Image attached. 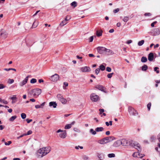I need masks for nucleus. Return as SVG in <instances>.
I'll return each instance as SVG.
<instances>
[{"mask_svg": "<svg viewBox=\"0 0 160 160\" xmlns=\"http://www.w3.org/2000/svg\"><path fill=\"white\" fill-rule=\"evenodd\" d=\"M51 150L49 147L42 148L37 151V154L39 157L42 158L49 153Z\"/></svg>", "mask_w": 160, "mask_h": 160, "instance_id": "obj_1", "label": "nucleus"}, {"mask_svg": "<svg viewBox=\"0 0 160 160\" xmlns=\"http://www.w3.org/2000/svg\"><path fill=\"white\" fill-rule=\"evenodd\" d=\"M128 111L130 115L136 116L138 115V112L136 110L132 107H129Z\"/></svg>", "mask_w": 160, "mask_h": 160, "instance_id": "obj_2", "label": "nucleus"}, {"mask_svg": "<svg viewBox=\"0 0 160 160\" xmlns=\"http://www.w3.org/2000/svg\"><path fill=\"white\" fill-rule=\"evenodd\" d=\"M57 98L58 100L64 104H66L67 102V100L66 99L64 98L60 94H58L57 96Z\"/></svg>", "mask_w": 160, "mask_h": 160, "instance_id": "obj_3", "label": "nucleus"}, {"mask_svg": "<svg viewBox=\"0 0 160 160\" xmlns=\"http://www.w3.org/2000/svg\"><path fill=\"white\" fill-rule=\"evenodd\" d=\"M90 97L91 100L94 102H97L99 99V96L94 93L92 94Z\"/></svg>", "mask_w": 160, "mask_h": 160, "instance_id": "obj_4", "label": "nucleus"}, {"mask_svg": "<svg viewBox=\"0 0 160 160\" xmlns=\"http://www.w3.org/2000/svg\"><path fill=\"white\" fill-rule=\"evenodd\" d=\"M59 76L57 74H55L54 75L51 76L50 80L53 82H56L59 80Z\"/></svg>", "mask_w": 160, "mask_h": 160, "instance_id": "obj_5", "label": "nucleus"}, {"mask_svg": "<svg viewBox=\"0 0 160 160\" xmlns=\"http://www.w3.org/2000/svg\"><path fill=\"white\" fill-rule=\"evenodd\" d=\"M32 92L34 93V96H38L40 95L41 92V90L39 88H36L33 89L32 90Z\"/></svg>", "mask_w": 160, "mask_h": 160, "instance_id": "obj_6", "label": "nucleus"}, {"mask_svg": "<svg viewBox=\"0 0 160 160\" xmlns=\"http://www.w3.org/2000/svg\"><path fill=\"white\" fill-rule=\"evenodd\" d=\"M95 88H97L102 92H103L105 93H107V92L106 91V88H104V87H103L102 85H98L95 86Z\"/></svg>", "mask_w": 160, "mask_h": 160, "instance_id": "obj_7", "label": "nucleus"}, {"mask_svg": "<svg viewBox=\"0 0 160 160\" xmlns=\"http://www.w3.org/2000/svg\"><path fill=\"white\" fill-rule=\"evenodd\" d=\"M97 50L100 54L104 53L105 51L106 48L104 47H98L97 48Z\"/></svg>", "mask_w": 160, "mask_h": 160, "instance_id": "obj_8", "label": "nucleus"}, {"mask_svg": "<svg viewBox=\"0 0 160 160\" xmlns=\"http://www.w3.org/2000/svg\"><path fill=\"white\" fill-rule=\"evenodd\" d=\"M80 70L82 72H87L90 71V68L88 67L85 66L81 68Z\"/></svg>", "mask_w": 160, "mask_h": 160, "instance_id": "obj_9", "label": "nucleus"}, {"mask_svg": "<svg viewBox=\"0 0 160 160\" xmlns=\"http://www.w3.org/2000/svg\"><path fill=\"white\" fill-rule=\"evenodd\" d=\"M29 77V76H27L25 78L24 80H23L22 82L20 83L19 85L21 87L22 86L27 83Z\"/></svg>", "mask_w": 160, "mask_h": 160, "instance_id": "obj_10", "label": "nucleus"}, {"mask_svg": "<svg viewBox=\"0 0 160 160\" xmlns=\"http://www.w3.org/2000/svg\"><path fill=\"white\" fill-rule=\"evenodd\" d=\"M97 156L99 159V160H104L105 155L103 153H98Z\"/></svg>", "mask_w": 160, "mask_h": 160, "instance_id": "obj_11", "label": "nucleus"}, {"mask_svg": "<svg viewBox=\"0 0 160 160\" xmlns=\"http://www.w3.org/2000/svg\"><path fill=\"white\" fill-rule=\"evenodd\" d=\"M152 35L153 36H157L160 34V31L158 28H156L152 32Z\"/></svg>", "mask_w": 160, "mask_h": 160, "instance_id": "obj_12", "label": "nucleus"}, {"mask_svg": "<svg viewBox=\"0 0 160 160\" xmlns=\"http://www.w3.org/2000/svg\"><path fill=\"white\" fill-rule=\"evenodd\" d=\"M0 36L4 38H6L8 36V33L5 31L1 30L0 32Z\"/></svg>", "mask_w": 160, "mask_h": 160, "instance_id": "obj_13", "label": "nucleus"}, {"mask_svg": "<svg viewBox=\"0 0 160 160\" xmlns=\"http://www.w3.org/2000/svg\"><path fill=\"white\" fill-rule=\"evenodd\" d=\"M128 140L125 139H122L120 140L121 144L122 146H128Z\"/></svg>", "mask_w": 160, "mask_h": 160, "instance_id": "obj_14", "label": "nucleus"}, {"mask_svg": "<svg viewBox=\"0 0 160 160\" xmlns=\"http://www.w3.org/2000/svg\"><path fill=\"white\" fill-rule=\"evenodd\" d=\"M148 59L149 61L151 62L153 61L154 59V55L153 53L150 52L148 56Z\"/></svg>", "mask_w": 160, "mask_h": 160, "instance_id": "obj_15", "label": "nucleus"}, {"mask_svg": "<svg viewBox=\"0 0 160 160\" xmlns=\"http://www.w3.org/2000/svg\"><path fill=\"white\" fill-rule=\"evenodd\" d=\"M121 145L120 140H118L113 143L112 146L114 147H117Z\"/></svg>", "mask_w": 160, "mask_h": 160, "instance_id": "obj_16", "label": "nucleus"}, {"mask_svg": "<svg viewBox=\"0 0 160 160\" xmlns=\"http://www.w3.org/2000/svg\"><path fill=\"white\" fill-rule=\"evenodd\" d=\"M134 148L138 150V151L141 152V149L140 147V144L137 143V142L136 143V144L134 145L133 147Z\"/></svg>", "mask_w": 160, "mask_h": 160, "instance_id": "obj_17", "label": "nucleus"}, {"mask_svg": "<svg viewBox=\"0 0 160 160\" xmlns=\"http://www.w3.org/2000/svg\"><path fill=\"white\" fill-rule=\"evenodd\" d=\"M128 146H130L132 147L134 146V145L136 144V142L132 140H128Z\"/></svg>", "mask_w": 160, "mask_h": 160, "instance_id": "obj_18", "label": "nucleus"}, {"mask_svg": "<svg viewBox=\"0 0 160 160\" xmlns=\"http://www.w3.org/2000/svg\"><path fill=\"white\" fill-rule=\"evenodd\" d=\"M105 51V52L104 53H105L107 55H112L113 53L112 51L110 49H108L106 48V50Z\"/></svg>", "mask_w": 160, "mask_h": 160, "instance_id": "obj_19", "label": "nucleus"}, {"mask_svg": "<svg viewBox=\"0 0 160 160\" xmlns=\"http://www.w3.org/2000/svg\"><path fill=\"white\" fill-rule=\"evenodd\" d=\"M60 137L62 138H65L66 136V131L64 130L62 132V133H60L59 134Z\"/></svg>", "mask_w": 160, "mask_h": 160, "instance_id": "obj_20", "label": "nucleus"}, {"mask_svg": "<svg viewBox=\"0 0 160 160\" xmlns=\"http://www.w3.org/2000/svg\"><path fill=\"white\" fill-rule=\"evenodd\" d=\"M49 105L50 106H52L53 108H55L57 106V104L55 102H49Z\"/></svg>", "mask_w": 160, "mask_h": 160, "instance_id": "obj_21", "label": "nucleus"}, {"mask_svg": "<svg viewBox=\"0 0 160 160\" xmlns=\"http://www.w3.org/2000/svg\"><path fill=\"white\" fill-rule=\"evenodd\" d=\"M96 132H102L104 130V128L102 127H97L95 128Z\"/></svg>", "mask_w": 160, "mask_h": 160, "instance_id": "obj_22", "label": "nucleus"}, {"mask_svg": "<svg viewBox=\"0 0 160 160\" xmlns=\"http://www.w3.org/2000/svg\"><path fill=\"white\" fill-rule=\"evenodd\" d=\"M112 138H113V137H108L104 138V139H105V141L107 142V143L109 142L111 140Z\"/></svg>", "mask_w": 160, "mask_h": 160, "instance_id": "obj_23", "label": "nucleus"}, {"mask_svg": "<svg viewBox=\"0 0 160 160\" xmlns=\"http://www.w3.org/2000/svg\"><path fill=\"white\" fill-rule=\"evenodd\" d=\"M98 142L101 144H105L107 143V142H106L105 141V139H104V138H103V139L99 140L98 141Z\"/></svg>", "mask_w": 160, "mask_h": 160, "instance_id": "obj_24", "label": "nucleus"}, {"mask_svg": "<svg viewBox=\"0 0 160 160\" xmlns=\"http://www.w3.org/2000/svg\"><path fill=\"white\" fill-rule=\"evenodd\" d=\"M102 30L98 31H96V35L97 37H100L102 35Z\"/></svg>", "mask_w": 160, "mask_h": 160, "instance_id": "obj_25", "label": "nucleus"}, {"mask_svg": "<svg viewBox=\"0 0 160 160\" xmlns=\"http://www.w3.org/2000/svg\"><path fill=\"white\" fill-rule=\"evenodd\" d=\"M148 68V66L144 64L142 67V70L143 71H146Z\"/></svg>", "mask_w": 160, "mask_h": 160, "instance_id": "obj_26", "label": "nucleus"}, {"mask_svg": "<svg viewBox=\"0 0 160 160\" xmlns=\"http://www.w3.org/2000/svg\"><path fill=\"white\" fill-rule=\"evenodd\" d=\"M147 61V59L146 57H142L141 59V62H145Z\"/></svg>", "mask_w": 160, "mask_h": 160, "instance_id": "obj_27", "label": "nucleus"}, {"mask_svg": "<svg viewBox=\"0 0 160 160\" xmlns=\"http://www.w3.org/2000/svg\"><path fill=\"white\" fill-rule=\"evenodd\" d=\"M67 23V22L64 20L60 24V25L61 26H63L64 25L66 24Z\"/></svg>", "mask_w": 160, "mask_h": 160, "instance_id": "obj_28", "label": "nucleus"}, {"mask_svg": "<svg viewBox=\"0 0 160 160\" xmlns=\"http://www.w3.org/2000/svg\"><path fill=\"white\" fill-rule=\"evenodd\" d=\"M90 132L93 135H95L96 134V131L94 130L92 128L90 130Z\"/></svg>", "mask_w": 160, "mask_h": 160, "instance_id": "obj_29", "label": "nucleus"}, {"mask_svg": "<svg viewBox=\"0 0 160 160\" xmlns=\"http://www.w3.org/2000/svg\"><path fill=\"white\" fill-rule=\"evenodd\" d=\"M17 117L16 116H12L9 118V120L10 121L12 122L17 118Z\"/></svg>", "mask_w": 160, "mask_h": 160, "instance_id": "obj_30", "label": "nucleus"}, {"mask_svg": "<svg viewBox=\"0 0 160 160\" xmlns=\"http://www.w3.org/2000/svg\"><path fill=\"white\" fill-rule=\"evenodd\" d=\"M144 40H142L138 42V45L139 46H141L144 44Z\"/></svg>", "mask_w": 160, "mask_h": 160, "instance_id": "obj_31", "label": "nucleus"}, {"mask_svg": "<svg viewBox=\"0 0 160 160\" xmlns=\"http://www.w3.org/2000/svg\"><path fill=\"white\" fill-rule=\"evenodd\" d=\"M71 5L74 8H75L77 6V3L76 2L74 1L71 3Z\"/></svg>", "mask_w": 160, "mask_h": 160, "instance_id": "obj_32", "label": "nucleus"}, {"mask_svg": "<svg viewBox=\"0 0 160 160\" xmlns=\"http://www.w3.org/2000/svg\"><path fill=\"white\" fill-rule=\"evenodd\" d=\"M38 25V22H36V21H35L33 23V24L32 25V28H36Z\"/></svg>", "mask_w": 160, "mask_h": 160, "instance_id": "obj_33", "label": "nucleus"}, {"mask_svg": "<svg viewBox=\"0 0 160 160\" xmlns=\"http://www.w3.org/2000/svg\"><path fill=\"white\" fill-rule=\"evenodd\" d=\"M108 156L109 158H112L115 157V155L114 153H109L108 155Z\"/></svg>", "mask_w": 160, "mask_h": 160, "instance_id": "obj_34", "label": "nucleus"}, {"mask_svg": "<svg viewBox=\"0 0 160 160\" xmlns=\"http://www.w3.org/2000/svg\"><path fill=\"white\" fill-rule=\"evenodd\" d=\"M99 67H100V69L102 71H104V70H105V67L104 65H103L102 64Z\"/></svg>", "mask_w": 160, "mask_h": 160, "instance_id": "obj_35", "label": "nucleus"}, {"mask_svg": "<svg viewBox=\"0 0 160 160\" xmlns=\"http://www.w3.org/2000/svg\"><path fill=\"white\" fill-rule=\"evenodd\" d=\"M71 127V125L70 124H68L65 126L64 128L65 129H70Z\"/></svg>", "mask_w": 160, "mask_h": 160, "instance_id": "obj_36", "label": "nucleus"}, {"mask_svg": "<svg viewBox=\"0 0 160 160\" xmlns=\"http://www.w3.org/2000/svg\"><path fill=\"white\" fill-rule=\"evenodd\" d=\"M129 20L128 17L127 16H125L124 17L122 20L124 22H127Z\"/></svg>", "mask_w": 160, "mask_h": 160, "instance_id": "obj_37", "label": "nucleus"}, {"mask_svg": "<svg viewBox=\"0 0 160 160\" xmlns=\"http://www.w3.org/2000/svg\"><path fill=\"white\" fill-rule=\"evenodd\" d=\"M159 68L157 67H155L154 68V70L155 72H156L157 73H159V71L158 69Z\"/></svg>", "mask_w": 160, "mask_h": 160, "instance_id": "obj_38", "label": "nucleus"}, {"mask_svg": "<svg viewBox=\"0 0 160 160\" xmlns=\"http://www.w3.org/2000/svg\"><path fill=\"white\" fill-rule=\"evenodd\" d=\"M37 80L35 78H32L30 81V83H34L37 82Z\"/></svg>", "mask_w": 160, "mask_h": 160, "instance_id": "obj_39", "label": "nucleus"}, {"mask_svg": "<svg viewBox=\"0 0 160 160\" xmlns=\"http://www.w3.org/2000/svg\"><path fill=\"white\" fill-rule=\"evenodd\" d=\"M155 139V138L153 136H151L150 137V141L151 142H154Z\"/></svg>", "mask_w": 160, "mask_h": 160, "instance_id": "obj_40", "label": "nucleus"}, {"mask_svg": "<svg viewBox=\"0 0 160 160\" xmlns=\"http://www.w3.org/2000/svg\"><path fill=\"white\" fill-rule=\"evenodd\" d=\"M4 70L6 71H9V70H12L14 71H16V69L14 68H4Z\"/></svg>", "mask_w": 160, "mask_h": 160, "instance_id": "obj_41", "label": "nucleus"}, {"mask_svg": "<svg viewBox=\"0 0 160 160\" xmlns=\"http://www.w3.org/2000/svg\"><path fill=\"white\" fill-rule=\"evenodd\" d=\"M21 117L23 119H24L26 118V115L25 113H22L21 114Z\"/></svg>", "mask_w": 160, "mask_h": 160, "instance_id": "obj_42", "label": "nucleus"}, {"mask_svg": "<svg viewBox=\"0 0 160 160\" xmlns=\"http://www.w3.org/2000/svg\"><path fill=\"white\" fill-rule=\"evenodd\" d=\"M151 103L149 102L147 105V107L148 111H149L151 107Z\"/></svg>", "mask_w": 160, "mask_h": 160, "instance_id": "obj_43", "label": "nucleus"}, {"mask_svg": "<svg viewBox=\"0 0 160 160\" xmlns=\"http://www.w3.org/2000/svg\"><path fill=\"white\" fill-rule=\"evenodd\" d=\"M14 80L13 79H9L8 80V82L9 84H12L14 82Z\"/></svg>", "mask_w": 160, "mask_h": 160, "instance_id": "obj_44", "label": "nucleus"}, {"mask_svg": "<svg viewBox=\"0 0 160 160\" xmlns=\"http://www.w3.org/2000/svg\"><path fill=\"white\" fill-rule=\"evenodd\" d=\"M32 133V132L31 130H29L28 131V132L27 133H24V135L25 136L29 135L31 134Z\"/></svg>", "mask_w": 160, "mask_h": 160, "instance_id": "obj_45", "label": "nucleus"}, {"mask_svg": "<svg viewBox=\"0 0 160 160\" xmlns=\"http://www.w3.org/2000/svg\"><path fill=\"white\" fill-rule=\"evenodd\" d=\"M113 74V73H109L108 74L107 77L108 78H110L112 76V75Z\"/></svg>", "mask_w": 160, "mask_h": 160, "instance_id": "obj_46", "label": "nucleus"}, {"mask_svg": "<svg viewBox=\"0 0 160 160\" xmlns=\"http://www.w3.org/2000/svg\"><path fill=\"white\" fill-rule=\"evenodd\" d=\"M71 18L70 16H67L66 17V18H65V20H66L67 22Z\"/></svg>", "mask_w": 160, "mask_h": 160, "instance_id": "obj_47", "label": "nucleus"}, {"mask_svg": "<svg viewBox=\"0 0 160 160\" xmlns=\"http://www.w3.org/2000/svg\"><path fill=\"white\" fill-rule=\"evenodd\" d=\"M99 71H100V69L99 68H98L97 69H96L95 70V73L97 75L98 74L99 72Z\"/></svg>", "mask_w": 160, "mask_h": 160, "instance_id": "obj_48", "label": "nucleus"}, {"mask_svg": "<svg viewBox=\"0 0 160 160\" xmlns=\"http://www.w3.org/2000/svg\"><path fill=\"white\" fill-rule=\"evenodd\" d=\"M137 154H138V155H139V152H134L132 154V156L134 157H137Z\"/></svg>", "mask_w": 160, "mask_h": 160, "instance_id": "obj_49", "label": "nucleus"}, {"mask_svg": "<svg viewBox=\"0 0 160 160\" xmlns=\"http://www.w3.org/2000/svg\"><path fill=\"white\" fill-rule=\"evenodd\" d=\"M119 11V9L118 8H117V9H114L113 11V12L114 13H116L117 12H118Z\"/></svg>", "mask_w": 160, "mask_h": 160, "instance_id": "obj_50", "label": "nucleus"}, {"mask_svg": "<svg viewBox=\"0 0 160 160\" xmlns=\"http://www.w3.org/2000/svg\"><path fill=\"white\" fill-rule=\"evenodd\" d=\"M82 158L84 160H87L88 159V157L86 155H84L83 156Z\"/></svg>", "mask_w": 160, "mask_h": 160, "instance_id": "obj_51", "label": "nucleus"}, {"mask_svg": "<svg viewBox=\"0 0 160 160\" xmlns=\"http://www.w3.org/2000/svg\"><path fill=\"white\" fill-rule=\"evenodd\" d=\"M151 14L150 13H146L144 14V15L145 16H151Z\"/></svg>", "mask_w": 160, "mask_h": 160, "instance_id": "obj_52", "label": "nucleus"}, {"mask_svg": "<svg viewBox=\"0 0 160 160\" xmlns=\"http://www.w3.org/2000/svg\"><path fill=\"white\" fill-rule=\"evenodd\" d=\"M99 111L100 112V114H101L102 112H104V110L103 109H99Z\"/></svg>", "mask_w": 160, "mask_h": 160, "instance_id": "obj_53", "label": "nucleus"}, {"mask_svg": "<svg viewBox=\"0 0 160 160\" xmlns=\"http://www.w3.org/2000/svg\"><path fill=\"white\" fill-rule=\"evenodd\" d=\"M106 71L108 72H110L111 71V69L109 67H107L106 68Z\"/></svg>", "mask_w": 160, "mask_h": 160, "instance_id": "obj_54", "label": "nucleus"}, {"mask_svg": "<svg viewBox=\"0 0 160 160\" xmlns=\"http://www.w3.org/2000/svg\"><path fill=\"white\" fill-rule=\"evenodd\" d=\"M93 39V36H91L89 38V40L90 42H92Z\"/></svg>", "mask_w": 160, "mask_h": 160, "instance_id": "obj_55", "label": "nucleus"}, {"mask_svg": "<svg viewBox=\"0 0 160 160\" xmlns=\"http://www.w3.org/2000/svg\"><path fill=\"white\" fill-rule=\"evenodd\" d=\"M5 86L2 84H0V89L4 88Z\"/></svg>", "mask_w": 160, "mask_h": 160, "instance_id": "obj_56", "label": "nucleus"}, {"mask_svg": "<svg viewBox=\"0 0 160 160\" xmlns=\"http://www.w3.org/2000/svg\"><path fill=\"white\" fill-rule=\"evenodd\" d=\"M12 143V142L11 141H9L8 142H5V145H9L10 144H11Z\"/></svg>", "mask_w": 160, "mask_h": 160, "instance_id": "obj_57", "label": "nucleus"}, {"mask_svg": "<svg viewBox=\"0 0 160 160\" xmlns=\"http://www.w3.org/2000/svg\"><path fill=\"white\" fill-rule=\"evenodd\" d=\"M63 85H64V86H63V88L64 89V87H66L68 86V84L67 82H64L63 83Z\"/></svg>", "mask_w": 160, "mask_h": 160, "instance_id": "obj_58", "label": "nucleus"}, {"mask_svg": "<svg viewBox=\"0 0 160 160\" xmlns=\"http://www.w3.org/2000/svg\"><path fill=\"white\" fill-rule=\"evenodd\" d=\"M157 23V22L156 21L154 22H153L151 24V26L152 27H154V24H156Z\"/></svg>", "mask_w": 160, "mask_h": 160, "instance_id": "obj_59", "label": "nucleus"}, {"mask_svg": "<svg viewBox=\"0 0 160 160\" xmlns=\"http://www.w3.org/2000/svg\"><path fill=\"white\" fill-rule=\"evenodd\" d=\"M11 98L12 100H14L16 99L17 98L16 95H13L12 97Z\"/></svg>", "mask_w": 160, "mask_h": 160, "instance_id": "obj_60", "label": "nucleus"}, {"mask_svg": "<svg viewBox=\"0 0 160 160\" xmlns=\"http://www.w3.org/2000/svg\"><path fill=\"white\" fill-rule=\"evenodd\" d=\"M25 136V135H24V134H23L20 136H19L17 137V139H18L19 138H21L23 136Z\"/></svg>", "mask_w": 160, "mask_h": 160, "instance_id": "obj_61", "label": "nucleus"}, {"mask_svg": "<svg viewBox=\"0 0 160 160\" xmlns=\"http://www.w3.org/2000/svg\"><path fill=\"white\" fill-rule=\"evenodd\" d=\"M1 102H2L5 104H7L8 103L7 101L3 99L2 100Z\"/></svg>", "mask_w": 160, "mask_h": 160, "instance_id": "obj_62", "label": "nucleus"}, {"mask_svg": "<svg viewBox=\"0 0 160 160\" xmlns=\"http://www.w3.org/2000/svg\"><path fill=\"white\" fill-rule=\"evenodd\" d=\"M35 108H37V109L41 108V107H40V105H36L35 106Z\"/></svg>", "mask_w": 160, "mask_h": 160, "instance_id": "obj_63", "label": "nucleus"}, {"mask_svg": "<svg viewBox=\"0 0 160 160\" xmlns=\"http://www.w3.org/2000/svg\"><path fill=\"white\" fill-rule=\"evenodd\" d=\"M26 121H27V122L28 123H29L30 122H32V119H26Z\"/></svg>", "mask_w": 160, "mask_h": 160, "instance_id": "obj_64", "label": "nucleus"}]
</instances>
